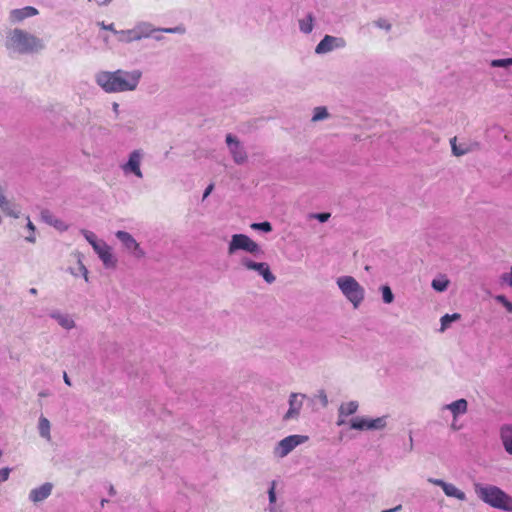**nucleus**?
Listing matches in <instances>:
<instances>
[{"instance_id":"nucleus-37","label":"nucleus","mask_w":512,"mask_h":512,"mask_svg":"<svg viewBox=\"0 0 512 512\" xmlns=\"http://www.w3.org/2000/svg\"><path fill=\"white\" fill-rule=\"evenodd\" d=\"M316 218L320 222H326L330 218V213H319L316 215Z\"/></svg>"},{"instance_id":"nucleus-20","label":"nucleus","mask_w":512,"mask_h":512,"mask_svg":"<svg viewBox=\"0 0 512 512\" xmlns=\"http://www.w3.org/2000/svg\"><path fill=\"white\" fill-rule=\"evenodd\" d=\"M51 428L52 425L49 419L44 415H40L37 422L38 434L48 443L52 441Z\"/></svg>"},{"instance_id":"nucleus-23","label":"nucleus","mask_w":512,"mask_h":512,"mask_svg":"<svg viewBox=\"0 0 512 512\" xmlns=\"http://www.w3.org/2000/svg\"><path fill=\"white\" fill-rule=\"evenodd\" d=\"M431 285L436 291L443 292L448 288L449 280L445 276H442L440 278L434 279Z\"/></svg>"},{"instance_id":"nucleus-9","label":"nucleus","mask_w":512,"mask_h":512,"mask_svg":"<svg viewBox=\"0 0 512 512\" xmlns=\"http://www.w3.org/2000/svg\"><path fill=\"white\" fill-rule=\"evenodd\" d=\"M237 250H244L252 254L260 251L259 245L245 234H235L232 236L228 247L229 254H233Z\"/></svg>"},{"instance_id":"nucleus-43","label":"nucleus","mask_w":512,"mask_h":512,"mask_svg":"<svg viewBox=\"0 0 512 512\" xmlns=\"http://www.w3.org/2000/svg\"><path fill=\"white\" fill-rule=\"evenodd\" d=\"M101 27H102L103 29H106V30L115 31V30H114V27H113V24L105 25L104 23H102V24H101Z\"/></svg>"},{"instance_id":"nucleus-16","label":"nucleus","mask_w":512,"mask_h":512,"mask_svg":"<svg viewBox=\"0 0 512 512\" xmlns=\"http://www.w3.org/2000/svg\"><path fill=\"white\" fill-rule=\"evenodd\" d=\"M94 251L98 254L105 267L114 268L116 266V259L114 258L110 247L105 242H102L99 245H94Z\"/></svg>"},{"instance_id":"nucleus-2","label":"nucleus","mask_w":512,"mask_h":512,"mask_svg":"<svg viewBox=\"0 0 512 512\" xmlns=\"http://www.w3.org/2000/svg\"><path fill=\"white\" fill-rule=\"evenodd\" d=\"M475 493L484 503L492 508L512 512V496L495 485L476 484Z\"/></svg>"},{"instance_id":"nucleus-42","label":"nucleus","mask_w":512,"mask_h":512,"mask_svg":"<svg viewBox=\"0 0 512 512\" xmlns=\"http://www.w3.org/2000/svg\"><path fill=\"white\" fill-rule=\"evenodd\" d=\"M401 508H402V506L398 505V506H396L394 508L383 510L382 512H398L399 510H401Z\"/></svg>"},{"instance_id":"nucleus-17","label":"nucleus","mask_w":512,"mask_h":512,"mask_svg":"<svg viewBox=\"0 0 512 512\" xmlns=\"http://www.w3.org/2000/svg\"><path fill=\"white\" fill-rule=\"evenodd\" d=\"M140 163H141V153L138 150L133 151L130 156L129 160L126 164L123 165L124 172L128 173L131 172L135 174L137 177L142 178V172L140 169Z\"/></svg>"},{"instance_id":"nucleus-47","label":"nucleus","mask_w":512,"mask_h":512,"mask_svg":"<svg viewBox=\"0 0 512 512\" xmlns=\"http://www.w3.org/2000/svg\"><path fill=\"white\" fill-rule=\"evenodd\" d=\"M378 25H379L380 27H385L386 29H389V28H390V25H389V24H388V25H385V23H380V22H379V23H378Z\"/></svg>"},{"instance_id":"nucleus-12","label":"nucleus","mask_w":512,"mask_h":512,"mask_svg":"<svg viewBox=\"0 0 512 512\" xmlns=\"http://www.w3.org/2000/svg\"><path fill=\"white\" fill-rule=\"evenodd\" d=\"M53 485L49 482L43 483L37 487H34L30 490L28 494V499L30 502L34 504L41 503L45 501L52 493Z\"/></svg>"},{"instance_id":"nucleus-14","label":"nucleus","mask_w":512,"mask_h":512,"mask_svg":"<svg viewBox=\"0 0 512 512\" xmlns=\"http://www.w3.org/2000/svg\"><path fill=\"white\" fill-rule=\"evenodd\" d=\"M116 237L123 243V245L130 251L134 252V255L138 258L144 256V252L140 249L138 242L132 237L131 234L125 231H118Z\"/></svg>"},{"instance_id":"nucleus-24","label":"nucleus","mask_w":512,"mask_h":512,"mask_svg":"<svg viewBox=\"0 0 512 512\" xmlns=\"http://www.w3.org/2000/svg\"><path fill=\"white\" fill-rule=\"evenodd\" d=\"M312 21L313 19L311 15L308 16L307 20H300V30L304 33H310L313 29Z\"/></svg>"},{"instance_id":"nucleus-8","label":"nucleus","mask_w":512,"mask_h":512,"mask_svg":"<svg viewBox=\"0 0 512 512\" xmlns=\"http://www.w3.org/2000/svg\"><path fill=\"white\" fill-rule=\"evenodd\" d=\"M427 482L440 487L447 498L455 499L460 503H464L468 500L466 492L452 482H447L443 479L433 477H429Z\"/></svg>"},{"instance_id":"nucleus-38","label":"nucleus","mask_w":512,"mask_h":512,"mask_svg":"<svg viewBox=\"0 0 512 512\" xmlns=\"http://www.w3.org/2000/svg\"><path fill=\"white\" fill-rule=\"evenodd\" d=\"M450 323L451 322H440V325L438 328H436V330L439 332H444L449 327Z\"/></svg>"},{"instance_id":"nucleus-25","label":"nucleus","mask_w":512,"mask_h":512,"mask_svg":"<svg viewBox=\"0 0 512 512\" xmlns=\"http://www.w3.org/2000/svg\"><path fill=\"white\" fill-rule=\"evenodd\" d=\"M328 117V112L325 107H316L314 110V115L312 117V121L323 120Z\"/></svg>"},{"instance_id":"nucleus-15","label":"nucleus","mask_w":512,"mask_h":512,"mask_svg":"<svg viewBox=\"0 0 512 512\" xmlns=\"http://www.w3.org/2000/svg\"><path fill=\"white\" fill-rule=\"evenodd\" d=\"M344 45L345 41L342 38L326 35L316 46L315 52L318 54L327 53L332 51L335 47H343Z\"/></svg>"},{"instance_id":"nucleus-19","label":"nucleus","mask_w":512,"mask_h":512,"mask_svg":"<svg viewBox=\"0 0 512 512\" xmlns=\"http://www.w3.org/2000/svg\"><path fill=\"white\" fill-rule=\"evenodd\" d=\"M499 433L505 452L512 456V424L502 425Z\"/></svg>"},{"instance_id":"nucleus-28","label":"nucleus","mask_w":512,"mask_h":512,"mask_svg":"<svg viewBox=\"0 0 512 512\" xmlns=\"http://www.w3.org/2000/svg\"><path fill=\"white\" fill-rule=\"evenodd\" d=\"M512 65V57L506 59H495L491 61L492 67H508Z\"/></svg>"},{"instance_id":"nucleus-45","label":"nucleus","mask_w":512,"mask_h":512,"mask_svg":"<svg viewBox=\"0 0 512 512\" xmlns=\"http://www.w3.org/2000/svg\"><path fill=\"white\" fill-rule=\"evenodd\" d=\"M27 227H28V229H30L32 232H34V230H35V226L33 225V223H32L29 219H28Z\"/></svg>"},{"instance_id":"nucleus-36","label":"nucleus","mask_w":512,"mask_h":512,"mask_svg":"<svg viewBox=\"0 0 512 512\" xmlns=\"http://www.w3.org/2000/svg\"><path fill=\"white\" fill-rule=\"evenodd\" d=\"M459 318H460V315L457 313H454V314H445L440 318V320H458Z\"/></svg>"},{"instance_id":"nucleus-48","label":"nucleus","mask_w":512,"mask_h":512,"mask_svg":"<svg viewBox=\"0 0 512 512\" xmlns=\"http://www.w3.org/2000/svg\"><path fill=\"white\" fill-rule=\"evenodd\" d=\"M30 293L35 295V294H37V290L35 288H31Z\"/></svg>"},{"instance_id":"nucleus-39","label":"nucleus","mask_w":512,"mask_h":512,"mask_svg":"<svg viewBox=\"0 0 512 512\" xmlns=\"http://www.w3.org/2000/svg\"><path fill=\"white\" fill-rule=\"evenodd\" d=\"M214 189V184H210L208 185V187L205 189L204 191V194H203V199H205L206 197H208L210 195V193L212 192V190Z\"/></svg>"},{"instance_id":"nucleus-34","label":"nucleus","mask_w":512,"mask_h":512,"mask_svg":"<svg viewBox=\"0 0 512 512\" xmlns=\"http://www.w3.org/2000/svg\"><path fill=\"white\" fill-rule=\"evenodd\" d=\"M51 225H53L54 227H56L57 229H60V230L67 229V226L61 220H59L57 218H55L53 220V223Z\"/></svg>"},{"instance_id":"nucleus-31","label":"nucleus","mask_w":512,"mask_h":512,"mask_svg":"<svg viewBox=\"0 0 512 512\" xmlns=\"http://www.w3.org/2000/svg\"><path fill=\"white\" fill-rule=\"evenodd\" d=\"M451 146H452V151H453V153H454L456 156H461V155H464L465 153H467V150H466V149H461V148H459V147L456 145V137H454L453 139H451Z\"/></svg>"},{"instance_id":"nucleus-49","label":"nucleus","mask_w":512,"mask_h":512,"mask_svg":"<svg viewBox=\"0 0 512 512\" xmlns=\"http://www.w3.org/2000/svg\"><path fill=\"white\" fill-rule=\"evenodd\" d=\"M26 239H27L28 241H30V242H34V241H35L34 237H32V236H29V237H27Z\"/></svg>"},{"instance_id":"nucleus-21","label":"nucleus","mask_w":512,"mask_h":512,"mask_svg":"<svg viewBox=\"0 0 512 512\" xmlns=\"http://www.w3.org/2000/svg\"><path fill=\"white\" fill-rule=\"evenodd\" d=\"M38 14V10L32 6H26L20 9H14L10 12V20L12 22H20L28 17Z\"/></svg>"},{"instance_id":"nucleus-3","label":"nucleus","mask_w":512,"mask_h":512,"mask_svg":"<svg viewBox=\"0 0 512 512\" xmlns=\"http://www.w3.org/2000/svg\"><path fill=\"white\" fill-rule=\"evenodd\" d=\"M468 411L469 403L465 398H458L439 407L440 417L448 423L449 429L453 432L464 428L463 417Z\"/></svg>"},{"instance_id":"nucleus-22","label":"nucleus","mask_w":512,"mask_h":512,"mask_svg":"<svg viewBox=\"0 0 512 512\" xmlns=\"http://www.w3.org/2000/svg\"><path fill=\"white\" fill-rule=\"evenodd\" d=\"M276 487H277V481L273 480L270 482L269 489H268V500H269V512H275L276 510V503H277V496H276Z\"/></svg>"},{"instance_id":"nucleus-11","label":"nucleus","mask_w":512,"mask_h":512,"mask_svg":"<svg viewBox=\"0 0 512 512\" xmlns=\"http://www.w3.org/2000/svg\"><path fill=\"white\" fill-rule=\"evenodd\" d=\"M241 263L248 270L257 271L269 284L273 283L276 279L275 276L270 271L269 265L265 262L257 263L248 258H243Z\"/></svg>"},{"instance_id":"nucleus-5","label":"nucleus","mask_w":512,"mask_h":512,"mask_svg":"<svg viewBox=\"0 0 512 512\" xmlns=\"http://www.w3.org/2000/svg\"><path fill=\"white\" fill-rule=\"evenodd\" d=\"M389 421L388 415L379 417L355 416L349 421L352 430L360 432L383 431L387 428Z\"/></svg>"},{"instance_id":"nucleus-35","label":"nucleus","mask_w":512,"mask_h":512,"mask_svg":"<svg viewBox=\"0 0 512 512\" xmlns=\"http://www.w3.org/2000/svg\"><path fill=\"white\" fill-rule=\"evenodd\" d=\"M502 280H503V282H505L506 284H508L509 286L512 287V266H511V272L509 274L502 275Z\"/></svg>"},{"instance_id":"nucleus-1","label":"nucleus","mask_w":512,"mask_h":512,"mask_svg":"<svg viewBox=\"0 0 512 512\" xmlns=\"http://www.w3.org/2000/svg\"><path fill=\"white\" fill-rule=\"evenodd\" d=\"M139 70L114 72L101 71L96 75V83L107 93L133 91L141 78Z\"/></svg>"},{"instance_id":"nucleus-30","label":"nucleus","mask_w":512,"mask_h":512,"mask_svg":"<svg viewBox=\"0 0 512 512\" xmlns=\"http://www.w3.org/2000/svg\"><path fill=\"white\" fill-rule=\"evenodd\" d=\"M11 472H12V468H10V467L0 468V484L8 481V479L10 478Z\"/></svg>"},{"instance_id":"nucleus-32","label":"nucleus","mask_w":512,"mask_h":512,"mask_svg":"<svg viewBox=\"0 0 512 512\" xmlns=\"http://www.w3.org/2000/svg\"><path fill=\"white\" fill-rule=\"evenodd\" d=\"M41 218L50 225L53 223V220L55 219V217L49 210H43L41 212Z\"/></svg>"},{"instance_id":"nucleus-27","label":"nucleus","mask_w":512,"mask_h":512,"mask_svg":"<svg viewBox=\"0 0 512 512\" xmlns=\"http://www.w3.org/2000/svg\"><path fill=\"white\" fill-rule=\"evenodd\" d=\"M381 290H382L383 301L385 303H391L393 301L394 296H393V293H392L390 287L385 285V286H382Z\"/></svg>"},{"instance_id":"nucleus-33","label":"nucleus","mask_w":512,"mask_h":512,"mask_svg":"<svg viewBox=\"0 0 512 512\" xmlns=\"http://www.w3.org/2000/svg\"><path fill=\"white\" fill-rule=\"evenodd\" d=\"M496 299L501 302L509 312H512V303L509 302L504 296H497Z\"/></svg>"},{"instance_id":"nucleus-40","label":"nucleus","mask_w":512,"mask_h":512,"mask_svg":"<svg viewBox=\"0 0 512 512\" xmlns=\"http://www.w3.org/2000/svg\"><path fill=\"white\" fill-rule=\"evenodd\" d=\"M80 269L83 272L85 280L88 281V271H87L86 267L81 262H80Z\"/></svg>"},{"instance_id":"nucleus-26","label":"nucleus","mask_w":512,"mask_h":512,"mask_svg":"<svg viewBox=\"0 0 512 512\" xmlns=\"http://www.w3.org/2000/svg\"><path fill=\"white\" fill-rule=\"evenodd\" d=\"M251 228L254 229V230H261V231H264V232H271L272 231V226L267 221L261 222V223H253L251 225Z\"/></svg>"},{"instance_id":"nucleus-41","label":"nucleus","mask_w":512,"mask_h":512,"mask_svg":"<svg viewBox=\"0 0 512 512\" xmlns=\"http://www.w3.org/2000/svg\"><path fill=\"white\" fill-rule=\"evenodd\" d=\"M90 2H95L96 4L98 5H106L108 4L111 0H89Z\"/></svg>"},{"instance_id":"nucleus-29","label":"nucleus","mask_w":512,"mask_h":512,"mask_svg":"<svg viewBox=\"0 0 512 512\" xmlns=\"http://www.w3.org/2000/svg\"><path fill=\"white\" fill-rule=\"evenodd\" d=\"M83 234H84L86 240L92 245L93 248H94V245H99L103 242V241H98L96 235L93 232L84 230Z\"/></svg>"},{"instance_id":"nucleus-4","label":"nucleus","mask_w":512,"mask_h":512,"mask_svg":"<svg viewBox=\"0 0 512 512\" xmlns=\"http://www.w3.org/2000/svg\"><path fill=\"white\" fill-rule=\"evenodd\" d=\"M6 47L18 53H35L43 48L41 39L22 30L14 29L7 37Z\"/></svg>"},{"instance_id":"nucleus-50","label":"nucleus","mask_w":512,"mask_h":512,"mask_svg":"<svg viewBox=\"0 0 512 512\" xmlns=\"http://www.w3.org/2000/svg\"><path fill=\"white\" fill-rule=\"evenodd\" d=\"M163 31L171 33V32H174L175 30L174 29H164Z\"/></svg>"},{"instance_id":"nucleus-18","label":"nucleus","mask_w":512,"mask_h":512,"mask_svg":"<svg viewBox=\"0 0 512 512\" xmlns=\"http://www.w3.org/2000/svg\"><path fill=\"white\" fill-rule=\"evenodd\" d=\"M359 403L355 400L344 402L339 407V418L337 425H343L345 423L344 417L355 414L358 411Z\"/></svg>"},{"instance_id":"nucleus-46","label":"nucleus","mask_w":512,"mask_h":512,"mask_svg":"<svg viewBox=\"0 0 512 512\" xmlns=\"http://www.w3.org/2000/svg\"><path fill=\"white\" fill-rule=\"evenodd\" d=\"M64 382H65L67 385H69V386L71 385L70 379H69V377L67 376V374H66V373L64 374Z\"/></svg>"},{"instance_id":"nucleus-6","label":"nucleus","mask_w":512,"mask_h":512,"mask_svg":"<svg viewBox=\"0 0 512 512\" xmlns=\"http://www.w3.org/2000/svg\"><path fill=\"white\" fill-rule=\"evenodd\" d=\"M337 284L345 297L357 307L364 299L363 287L352 276H342L337 279Z\"/></svg>"},{"instance_id":"nucleus-44","label":"nucleus","mask_w":512,"mask_h":512,"mask_svg":"<svg viewBox=\"0 0 512 512\" xmlns=\"http://www.w3.org/2000/svg\"><path fill=\"white\" fill-rule=\"evenodd\" d=\"M62 323H63V327L65 329H71L73 327V322L65 321V322H62Z\"/></svg>"},{"instance_id":"nucleus-10","label":"nucleus","mask_w":512,"mask_h":512,"mask_svg":"<svg viewBox=\"0 0 512 512\" xmlns=\"http://www.w3.org/2000/svg\"><path fill=\"white\" fill-rule=\"evenodd\" d=\"M306 396L301 393H292L288 398L289 408L283 416V420L291 421L298 419Z\"/></svg>"},{"instance_id":"nucleus-7","label":"nucleus","mask_w":512,"mask_h":512,"mask_svg":"<svg viewBox=\"0 0 512 512\" xmlns=\"http://www.w3.org/2000/svg\"><path fill=\"white\" fill-rule=\"evenodd\" d=\"M309 440L307 435L293 434L278 441L273 447L272 454L276 459L287 457L298 446L305 444Z\"/></svg>"},{"instance_id":"nucleus-13","label":"nucleus","mask_w":512,"mask_h":512,"mask_svg":"<svg viewBox=\"0 0 512 512\" xmlns=\"http://www.w3.org/2000/svg\"><path fill=\"white\" fill-rule=\"evenodd\" d=\"M226 142L230 147V152L233 156L234 161L237 164H242L247 160V154L239 141L234 138L231 134L226 136Z\"/></svg>"}]
</instances>
